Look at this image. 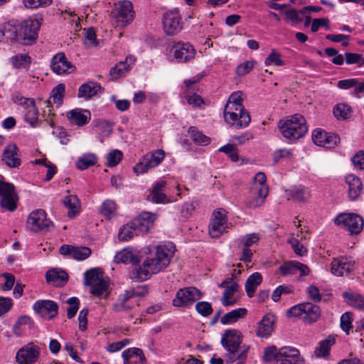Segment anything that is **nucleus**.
I'll use <instances>...</instances> for the list:
<instances>
[{
	"instance_id": "nucleus-2",
	"label": "nucleus",
	"mask_w": 364,
	"mask_h": 364,
	"mask_svg": "<svg viewBox=\"0 0 364 364\" xmlns=\"http://www.w3.org/2000/svg\"><path fill=\"white\" fill-rule=\"evenodd\" d=\"M242 336L237 329L226 330L221 338V345L228 352V362L233 363L237 360H246L249 348L245 347L237 354L242 343Z\"/></svg>"
},
{
	"instance_id": "nucleus-37",
	"label": "nucleus",
	"mask_w": 364,
	"mask_h": 364,
	"mask_svg": "<svg viewBox=\"0 0 364 364\" xmlns=\"http://www.w3.org/2000/svg\"><path fill=\"white\" fill-rule=\"evenodd\" d=\"M64 205L68 208V217L75 218L79 213L80 200L75 195H70L63 200Z\"/></svg>"
},
{
	"instance_id": "nucleus-15",
	"label": "nucleus",
	"mask_w": 364,
	"mask_h": 364,
	"mask_svg": "<svg viewBox=\"0 0 364 364\" xmlns=\"http://www.w3.org/2000/svg\"><path fill=\"white\" fill-rule=\"evenodd\" d=\"M227 217L225 211L220 209L213 213V218L209 225V234L211 237H220L226 228Z\"/></svg>"
},
{
	"instance_id": "nucleus-34",
	"label": "nucleus",
	"mask_w": 364,
	"mask_h": 364,
	"mask_svg": "<svg viewBox=\"0 0 364 364\" xmlns=\"http://www.w3.org/2000/svg\"><path fill=\"white\" fill-rule=\"evenodd\" d=\"M114 262L116 263L132 264L134 269L139 265V259L138 257L133 254L132 252L126 249L117 252L114 256Z\"/></svg>"
},
{
	"instance_id": "nucleus-49",
	"label": "nucleus",
	"mask_w": 364,
	"mask_h": 364,
	"mask_svg": "<svg viewBox=\"0 0 364 364\" xmlns=\"http://www.w3.org/2000/svg\"><path fill=\"white\" fill-rule=\"evenodd\" d=\"M351 112V108L346 104H338L333 108V114L337 119H348Z\"/></svg>"
},
{
	"instance_id": "nucleus-55",
	"label": "nucleus",
	"mask_w": 364,
	"mask_h": 364,
	"mask_svg": "<svg viewBox=\"0 0 364 364\" xmlns=\"http://www.w3.org/2000/svg\"><path fill=\"white\" fill-rule=\"evenodd\" d=\"M192 140L199 145H207L210 143V139L203 134L202 132L195 130L193 127H191Z\"/></svg>"
},
{
	"instance_id": "nucleus-50",
	"label": "nucleus",
	"mask_w": 364,
	"mask_h": 364,
	"mask_svg": "<svg viewBox=\"0 0 364 364\" xmlns=\"http://www.w3.org/2000/svg\"><path fill=\"white\" fill-rule=\"evenodd\" d=\"M136 230L132 227V223H129L120 228L118 234L119 240L121 241H127L134 237Z\"/></svg>"
},
{
	"instance_id": "nucleus-45",
	"label": "nucleus",
	"mask_w": 364,
	"mask_h": 364,
	"mask_svg": "<svg viewBox=\"0 0 364 364\" xmlns=\"http://www.w3.org/2000/svg\"><path fill=\"white\" fill-rule=\"evenodd\" d=\"M117 205L112 200H106L102 203L100 208V213L107 219L109 220L116 215Z\"/></svg>"
},
{
	"instance_id": "nucleus-3",
	"label": "nucleus",
	"mask_w": 364,
	"mask_h": 364,
	"mask_svg": "<svg viewBox=\"0 0 364 364\" xmlns=\"http://www.w3.org/2000/svg\"><path fill=\"white\" fill-rule=\"evenodd\" d=\"M278 127L284 138L293 141L302 138L308 131L306 119L299 114L288 117L285 120H280Z\"/></svg>"
},
{
	"instance_id": "nucleus-23",
	"label": "nucleus",
	"mask_w": 364,
	"mask_h": 364,
	"mask_svg": "<svg viewBox=\"0 0 364 364\" xmlns=\"http://www.w3.org/2000/svg\"><path fill=\"white\" fill-rule=\"evenodd\" d=\"M46 279L48 284L54 287H64L68 280V273L59 268H53L46 273Z\"/></svg>"
},
{
	"instance_id": "nucleus-16",
	"label": "nucleus",
	"mask_w": 364,
	"mask_h": 364,
	"mask_svg": "<svg viewBox=\"0 0 364 364\" xmlns=\"http://www.w3.org/2000/svg\"><path fill=\"white\" fill-rule=\"evenodd\" d=\"M279 364H304L305 360L299 350L291 346L280 348Z\"/></svg>"
},
{
	"instance_id": "nucleus-63",
	"label": "nucleus",
	"mask_w": 364,
	"mask_h": 364,
	"mask_svg": "<svg viewBox=\"0 0 364 364\" xmlns=\"http://www.w3.org/2000/svg\"><path fill=\"white\" fill-rule=\"evenodd\" d=\"M351 161L358 170H364V151H358L352 158Z\"/></svg>"
},
{
	"instance_id": "nucleus-20",
	"label": "nucleus",
	"mask_w": 364,
	"mask_h": 364,
	"mask_svg": "<svg viewBox=\"0 0 364 364\" xmlns=\"http://www.w3.org/2000/svg\"><path fill=\"white\" fill-rule=\"evenodd\" d=\"M288 200H292L295 203H305L311 197V191L309 188L300 186H292L285 191Z\"/></svg>"
},
{
	"instance_id": "nucleus-60",
	"label": "nucleus",
	"mask_w": 364,
	"mask_h": 364,
	"mask_svg": "<svg viewBox=\"0 0 364 364\" xmlns=\"http://www.w3.org/2000/svg\"><path fill=\"white\" fill-rule=\"evenodd\" d=\"M122 153L119 150H112L107 156V165L109 167L117 166L122 160Z\"/></svg>"
},
{
	"instance_id": "nucleus-42",
	"label": "nucleus",
	"mask_w": 364,
	"mask_h": 364,
	"mask_svg": "<svg viewBox=\"0 0 364 364\" xmlns=\"http://www.w3.org/2000/svg\"><path fill=\"white\" fill-rule=\"evenodd\" d=\"M239 285L236 282H232L225 288L222 297V304L223 306H232L236 303L235 300H230V299L237 291Z\"/></svg>"
},
{
	"instance_id": "nucleus-8",
	"label": "nucleus",
	"mask_w": 364,
	"mask_h": 364,
	"mask_svg": "<svg viewBox=\"0 0 364 364\" xmlns=\"http://www.w3.org/2000/svg\"><path fill=\"white\" fill-rule=\"evenodd\" d=\"M336 225H342L351 234H358L363 228L364 220L361 216L354 213H341L334 220Z\"/></svg>"
},
{
	"instance_id": "nucleus-51",
	"label": "nucleus",
	"mask_w": 364,
	"mask_h": 364,
	"mask_svg": "<svg viewBox=\"0 0 364 364\" xmlns=\"http://www.w3.org/2000/svg\"><path fill=\"white\" fill-rule=\"evenodd\" d=\"M238 149L237 144H228L219 149V151L226 154L233 162H237L239 160Z\"/></svg>"
},
{
	"instance_id": "nucleus-7",
	"label": "nucleus",
	"mask_w": 364,
	"mask_h": 364,
	"mask_svg": "<svg viewBox=\"0 0 364 364\" xmlns=\"http://www.w3.org/2000/svg\"><path fill=\"white\" fill-rule=\"evenodd\" d=\"M201 297L202 294L197 288L189 287L179 289L172 302L176 307H188Z\"/></svg>"
},
{
	"instance_id": "nucleus-32",
	"label": "nucleus",
	"mask_w": 364,
	"mask_h": 364,
	"mask_svg": "<svg viewBox=\"0 0 364 364\" xmlns=\"http://www.w3.org/2000/svg\"><path fill=\"white\" fill-rule=\"evenodd\" d=\"M274 318L271 315H265L258 323L256 335L264 338L270 336L273 331Z\"/></svg>"
},
{
	"instance_id": "nucleus-1",
	"label": "nucleus",
	"mask_w": 364,
	"mask_h": 364,
	"mask_svg": "<svg viewBox=\"0 0 364 364\" xmlns=\"http://www.w3.org/2000/svg\"><path fill=\"white\" fill-rule=\"evenodd\" d=\"M174 252L175 246L172 244L158 246L141 265L132 270L130 278L135 282H142L149 279L152 274L164 271L170 264Z\"/></svg>"
},
{
	"instance_id": "nucleus-33",
	"label": "nucleus",
	"mask_w": 364,
	"mask_h": 364,
	"mask_svg": "<svg viewBox=\"0 0 364 364\" xmlns=\"http://www.w3.org/2000/svg\"><path fill=\"white\" fill-rule=\"evenodd\" d=\"M303 320L308 323H313L318 321L321 316V310L318 306L310 302H306Z\"/></svg>"
},
{
	"instance_id": "nucleus-27",
	"label": "nucleus",
	"mask_w": 364,
	"mask_h": 364,
	"mask_svg": "<svg viewBox=\"0 0 364 364\" xmlns=\"http://www.w3.org/2000/svg\"><path fill=\"white\" fill-rule=\"evenodd\" d=\"M346 182L348 185V196L351 200H355L360 196L363 183L360 178L354 174H349L346 177Z\"/></svg>"
},
{
	"instance_id": "nucleus-31",
	"label": "nucleus",
	"mask_w": 364,
	"mask_h": 364,
	"mask_svg": "<svg viewBox=\"0 0 364 364\" xmlns=\"http://www.w3.org/2000/svg\"><path fill=\"white\" fill-rule=\"evenodd\" d=\"M102 90L103 88L98 82L89 81L80 86L78 90V97L91 98Z\"/></svg>"
},
{
	"instance_id": "nucleus-39",
	"label": "nucleus",
	"mask_w": 364,
	"mask_h": 364,
	"mask_svg": "<svg viewBox=\"0 0 364 364\" xmlns=\"http://www.w3.org/2000/svg\"><path fill=\"white\" fill-rule=\"evenodd\" d=\"M247 314V309L239 308L225 314L221 318L223 324H230L236 322L239 318L243 317Z\"/></svg>"
},
{
	"instance_id": "nucleus-58",
	"label": "nucleus",
	"mask_w": 364,
	"mask_h": 364,
	"mask_svg": "<svg viewBox=\"0 0 364 364\" xmlns=\"http://www.w3.org/2000/svg\"><path fill=\"white\" fill-rule=\"evenodd\" d=\"M26 8L37 9L38 7H47L52 3V0H22Z\"/></svg>"
},
{
	"instance_id": "nucleus-4",
	"label": "nucleus",
	"mask_w": 364,
	"mask_h": 364,
	"mask_svg": "<svg viewBox=\"0 0 364 364\" xmlns=\"http://www.w3.org/2000/svg\"><path fill=\"white\" fill-rule=\"evenodd\" d=\"M41 23L37 19H27L18 25V42L23 45L34 43L38 38Z\"/></svg>"
},
{
	"instance_id": "nucleus-25",
	"label": "nucleus",
	"mask_w": 364,
	"mask_h": 364,
	"mask_svg": "<svg viewBox=\"0 0 364 364\" xmlns=\"http://www.w3.org/2000/svg\"><path fill=\"white\" fill-rule=\"evenodd\" d=\"M166 182L160 181L157 182L153 187L148 200L155 203H168L170 200L165 193Z\"/></svg>"
},
{
	"instance_id": "nucleus-24",
	"label": "nucleus",
	"mask_w": 364,
	"mask_h": 364,
	"mask_svg": "<svg viewBox=\"0 0 364 364\" xmlns=\"http://www.w3.org/2000/svg\"><path fill=\"white\" fill-rule=\"evenodd\" d=\"M242 92H235L232 93L228 100V102L225 107V109H228L230 117H228L229 121H232V118L236 116V111H242V108H245L242 105Z\"/></svg>"
},
{
	"instance_id": "nucleus-38",
	"label": "nucleus",
	"mask_w": 364,
	"mask_h": 364,
	"mask_svg": "<svg viewBox=\"0 0 364 364\" xmlns=\"http://www.w3.org/2000/svg\"><path fill=\"white\" fill-rule=\"evenodd\" d=\"M14 68L28 69L31 64V58L27 54H17L10 58Z\"/></svg>"
},
{
	"instance_id": "nucleus-12",
	"label": "nucleus",
	"mask_w": 364,
	"mask_h": 364,
	"mask_svg": "<svg viewBox=\"0 0 364 364\" xmlns=\"http://www.w3.org/2000/svg\"><path fill=\"white\" fill-rule=\"evenodd\" d=\"M181 16L178 9H173L164 14L163 26L167 35L172 36L178 33L182 28Z\"/></svg>"
},
{
	"instance_id": "nucleus-44",
	"label": "nucleus",
	"mask_w": 364,
	"mask_h": 364,
	"mask_svg": "<svg viewBox=\"0 0 364 364\" xmlns=\"http://www.w3.org/2000/svg\"><path fill=\"white\" fill-rule=\"evenodd\" d=\"M97 161V159L95 154H87L78 159L76 162V166L80 170H85L94 166Z\"/></svg>"
},
{
	"instance_id": "nucleus-13",
	"label": "nucleus",
	"mask_w": 364,
	"mask_h": 364,
	"mask_svg": "<svg viewBox=\"0 0 364 364\" xmlns=\"http://www.w3.org/2000/svg\"><path fill=\"white\" fill-rule=\"evenodd\" d=\"M171 52L178 63H186L193 59L196 50L189 43L177 42L171 47Z\"/></svg>"
},
{
	"instance_id": "nucleus-10",
	"label": "nucleus",
	"mask_w": 364,
	"mask_h": 364,
	"mask_svg": "<svg viewBox=\"0 0 364 364\" xmlns=\"http://www.w3.org/2000/svg\"><path fill=\"white\" fill-rule=\"evenodd\" d=\"M15 102H18L24 109V119L32 127H36L38 124V109L36 105V102L32 98H26L23 97H17Z\"/></svg>"
},
{
	"instance_id": "nucleus-52",
	"label": "nucleus",
	"mask_w": 364,
	"mask_h": 364,
	"mask_svg": "<svg viewBox=\"0 0 364 364\" xmlns=\"http://www.w3.org/2000/svg\"><path fill=\"white\" fill-rule=\"evenodd\" d=\"M100 272L99 269L94 268L90 270L86 271L84 274L85 282L84 284L87 286H90L98 281H100Z\"/></svg>"
},
{
	"instance_id": "nucleus-59",
	"label": "nucleus",
	"mask_w": 364,
	"mask_h": 364,
	"mask_svg": "<svg viewBox=\"0 0 364 364\" xmlns=\"http://www.w3.org/2000/svg\"><path fill=\"white\" fill-rule=\"evenodd\" d=\"M90 287L91 293L97 296H102L106 291L107 288V283L103 279L90 285Z\"/></svg>"
},
{
	"instance_id": "nucleus-29",
	"label": "nucleus",
	"mask_w": 364,
	"mask_h": 364,
	"mask_svg": "<svg viewBox=\"0 0 364 364\" xmlns=\"http://www.w3.org/2000/svg\"><path fill=\"white\" fill-rule=\"evenodd\" d=\"M18 147L15 144L6 146L3 152L2 160L11 168H16L21 164V159L17 156Z\"/></svg>"
},
{
	"instance_id": "nucleus-47",
	"label": "nucleus",
	"mask_w": 364,
	"mask_h": 364,
	"mask_svg": "<svg viewBox=\"0 0 364 364\" xmlns=\"http://www.w3.org/2000/svg\"><path fill=\"white\" fill-rule=\"evenodd\" d=\"M257 189L258 198L255 200L249 201L247 205L250 208H255L261 205L264 200V198L268 195V187L267 186H261L259 188L255 187Z\"/></svg>"
},
{
	"instance_id": "nucleus-21",
	"label": "nucleus",
	"mask_w": 364,
	"mask_h": 364,
	"mask_svg": "<svg viewBox=\"0 0 364 364\" xmlns=\"http://www.w3.org/2000/svg\"><path fill=\"white\" fill-rule=\"evenodd\" d=\"M229 112L230 111L228 109H224L223 115L226 123L229 124L232 127H235L237 129L246 127L249 125L251 121V117L249 112L247 109L242 108L241 112L236 111V116L232 118V121H229L228 118V116L230 117Z\"/></svg>"
},
{
	"instance_id": "nucleus-5",
	"label": "nucleus",
	"mask_w": 364,
	"mask_h": 364,
	"mask_svg": "<svg viewBox=\"0 0 364 364\" xmlns=\"http://www.w3.org/2000/svg\"><path fill=\"white\" fill-rule=\"evenodd\" d=\"M27 227L33 232H48L54 228V224L47 218L46 213L43 209L32 211L27 218Z\"/></svg>"
},
{
	"instance_id": "nucleus-17",
	"label": "nucleus",
	"mask_w": 364,
	"mask_h": 364,
	"mask_svg": "<svg viewBox=\"0 0 364 364\" xmlns=\"http://www.w3.org/2000/svg\"><path fill=\"white\" fill-rule=\"evenodd\" d=\"M355 262L348 257L333 258L331 263V273L338 277L348 274L354 267Z\"/></svg>"
},
{
	"instance_id": "nucleus-18",
	"label": "nucleus",
	"mask_w": 364,
	"mask_h": 364,
	"mask_svg": "<svg viewBox=\"0 0 364 364\" xmlns=\"http://www.w3.org/2000/svg\"><path fill=\"white\" fill-rule=\"evenodd\" d=\"M51 70L58 75L70 73L74 71L75 67L67 60L64 53H58L53 56L50 64Z\"/></svg>"
},
{
	"instance_id": "nucleus-40",
	"label": "nucleus",
	"mask_w": 364,
	"mask_h": 364,
	"mask_svg": "<svg viewBox=\"0 0 364 364\" xmlns=\"http://www.w3.org/2000/svg\"><path fill=\"white\" fill-rule=\"evenodd\" d=\"M124 364H129V360L133 357H139V362L141 364L146 363V358L143 351L138 348H130L125 350L122 354Z\"/></svg>"
},
{
	"instance_id": "nucleus-35",
	"label": "nucleus",
	"mask_w": 364,
	"mask_h": 364,
	"mask_svg": "<svg viewBox=\"0 0 364 364\" xmlns=\"http://www.w3.org/2000/svg\"><path fill=\"white\" fill-rule=\"evenodd\" d=\"M262 276L259 272L251 274L245 282V291L248 297L254 296L257 287L262 283Z\"/></svg>"
},
{
	"instance_id": "nucleus-36",
	"label": "nucleus",
	"mask_w": 364,
	"mask_h": 364,
	"mask_svg": "<svg viewBox=\"0 0 364 364\" xmlns=\"http://www.w3.org/2000/svg\"><path fill=\"white\" fill-rule=\"evenodd\" d=\"M336 339L333 336H328L326 339L318 343V346L314 353L316 357H326L329 355L331 347L335 343Z\"/></svg>"
},
{
	"instance_id": "nucleus-11",
	"label": "nucleus",
	"mask_w": 364,
	"mask_h": 364,
	"mask_svg": "<svg viewBox=\"0 0 364 364\" xmlns=\"http://www.w3.org/2000/svg\"><path fill=\"white\" fill-rule=\"evenodd\" d=\"M39 356V347L29 343L17 351L16 360L18 364H33L38 360Z\"/></svg>"
},
{
	"instance_id": "nucleus-14",
	"label": "nucleus",
	"mask_w": 364,
	"mask_h": 364,
	"mask_svg": "<svg viewBox=\"0 0 364 364\" xmlns=\"http://www.w3.org/2000/svg\"><path fill=\"white\" fill-rule=\"evenodd\" d=\"M33 309L41 317L48 319L55 318L58 313V304L51 300H38L34 303Z\"/></svg>"
},
{
	"instance_id": "nucleus-46",
	"label": "nucleus",
	"mask_w": 364,
	"mask_h": 364,
	"mask_svg": "<svg viewBox=\"0 0 364 364\" xmlns=\"http://www.w3.org/2000/svg\"><path fill=\"white\" fill-rule=\"evenodd\" d=\"M280 348L278 349L275 346H270L264 348L263 360L265 363L276 361L279 364Z\"/></svg>"
},
{
	"instance_id": "nucleus-48",
	"label": "nucleus",
	"mask_w": 364,
	"mask_h": 364,
	"mask_svg": "<svg viewBox=\"0 0 364 364\" xmlns=\"http://www.w3.org/2000/svg\"><path fill=\"white\" fill-rule=\"evenodd\" d=\"M129 70V65H126L124 61H121L112 67L109 70V75L112 80H116L122 77L127 71Z\"/></svg>"
},
{
	"instance_id": "nucleus-41",
	"label": "nucleus",
	"mask_w": 364,
	"mask_h": 364,
	"mask_svg": "<svg viewBox=\"0 0 364 364\" xmlns=\"http://www.w3.org/2000/svg\"><path fill=\"white\" fill-rule=\"evenodd\" d=\"M343 296L347 303L355 309L364 311V297L360 294H352L347 291L343 292Z\"/></svg>"
},
{
	"instance_id": "nucleus-43",
	"label": "nucleus",
	"mask_w": 364,
	"mask_h": 364,
	"mask_svg": "<svg viewBox=\"0 0 364 364\" xmlns=\"http://www.w3.org/2000/svg\"><path fill=\"white\" fill-rule=\"evenodd\" d=\"M65 86L63 83L58 84L51 91L50 99L47 100L48 104L53 103L60 105L63 103V99L65 96Z\"/></svg>"
},
{
	"instance_id": "nucleus-28",
	"label": "nucleus",
	"mask_w": 364,
	"mask_h": 364,
	"mask_svg": "<svg viewBox=\"0 0 364 364\" xmlns=\"http://www.w3.org/2000/svg\"><path fill=\"white\" fill-rule=\"evenodd\" d=\"M18 41V26L11 22H6L0 26V41Z\"/></svg>"
},
{
	"instance_id": "nucleus-56",
	"label": "nucleus",
	"mask_w": 364,
	"mask_h": 364,
	"mask_svg": "<svg viewBox=\"0 0 364 364\" xmlns=\"http://www.w3.org/2000/svg\"><path fill=\"white\" fill-rule=\"evenodd\" d=\"M196 311L202 316L207 317L213 313L211 304L207 301H199L196 304Z\"/></svg>"
},
{
	"instance_id": "nucleus-57",
	"label": "nucleus",
	"mask_w": 364,
	"mask_h": 364,
	"mask_svg": "<svg viewBox=\"0 0 364 364\" xmlns=\"http://www.w3.org/2000/svg\"><path fill=\"white\" fill-rule=\"evenodd\" d=\"M134 308V304L120 299L119 301L112 305V310L116 313L129 312Z\"/></svg>"
},
{
	"instance_id": "nucleus-26",
	"label": "nucleus",
	"mask_w": 364,
	"mask_h": 364,
	"mask_svg": "<svg viewBox=\"0 0 364 364\" xmlns=\"http://www.w3.org/2000/svg\"><path fill=\"white\" fill-rule=\"evenodd\" d=\"M67 117L71 124L82 127L89 122L91 114L87 109L77 108L69 111Z\"/></svg>"
},
{
	"instance_id": "nucleus-62",
	"label": "nucleus",
	"mask_w": 364,
	"mask_h": 364,
	"mask_svg": "<svg viewBox=\"0 0 364 364\" xmlns=\"http://www.w3.org/2000/svg\"><path fill=\"white\" fill-rule=\"evenodd\" d=\"M264 63L266 65H269L271 63H274L276 65L280 66L284 64V62L281 59L280 54L274 49H273L272 50L268 57L265 59Z\"/></svg>"
},
{
	"instance_id": "nucleus-22",
	"label": "nucleus",
	"mask_w": 364,
	"mask_h": 364,
	"mask_svg": "<svg viewBox=\"0 0 364 364\" xmlns=\"http://www.w3.org/2000/svg\"><path fill=\"white\" fill-rule=\"evenodd\" d=\"M279 271L283 276L293 275L299 272L301 277L308 275L310 272L307 265L296 261L284 262L279 267Z\"/></svg>"
},
{
	"instance_id": "nucleus-6",
	"label": "nucleus",
	"mask_w": 364,
	"mask_h": 364,
	"mask_svg": "<svg viewBox=\"0 0 364 364\" xmlns=\"http://www.w3.org/2000/svg\"><path fill=\"white\" fill-rule=\"evenodd\" d=\"M165 152L163 149L144 155L141 160L137 163L133 170L136 174L146 173L150 168L159 166L164 159Z\"/></svg>"
},
{
	"instance_id": "nucleus-19",
	"label": "nucleus",
	"mask_w": 364,
	"mask_h": 364,
	"mask_svg": "<svg viewBox=\"0 0 364 364\" xmlns=\"http://www.w3.org/2000/svg\"><path fill=\"white\" fill-rule=\"evenodd\" d=\"M156 215L149 212L141 213L131 221L132 227L136 231L140 232H147L153 226Z\"/></svg>"
},
{
	"instance_id": "nucleus-30",
	"label": "nucleus",
	"mask_w": 364,
	"mask_h": 364,
	"mask_svg": "<svg viewBox=\"0 0 364 364\" xmlns=\"http://www.w3.org/2000/svg\"><path fill=\"white\" fill-rule=\"evenodd\" d=\"M134 11L133 5L129 1H123L120 2L118 8L116 18L117 21L129 23L133 20Z\"/></svg>"
},
{
	"instance_id": "nucleus-61",
	"label": "nucleus",
	"mask_w": 364,
	"mask_h": 364,
	"mask_svg": "<svg viewBox=\"0 0 364 364\" xmlns=\"http://www.w3.org/2000/svg\"><path fill=\"white\" fill-rule=\"evenodd\" d=\"M326 132L320 129H315L312 134V140L315 144L323 146L325 144V139H326Z\"/></svg>"
},
{
	"instance_id": "nucleus-64",
	"label": "nucleus",
	"mask_w": 364,
	"mask_h": 364,
	"mask_svg": "<svg viewBox=\"0 0 364 364\" xmlns=\"http://www.w3.org/2000/svg\"><path fill=\"white\" fill-rule=\"evenodd\" d=\"M259 235L257 233H250L244 236L241 239V242L246 248L252 246L253 244L257 243L259 240Z\"/></svg>"
},
{
	"instance_id": "nucleus-9",
	"label": "nucleus",
	"mask_w": 364,
	"mask_h": 364,
	"mask_svg": "<svg viewBox=\"0 0 364 364\" xmlns=\"http://www.w3.org/2000/svg\"><path fill=\"white\" fill-rule=\"evenodd\" d=\"M1 205L10 211L16 208V193L15 186L10 183L0 181Z\"/></svg>"
},
{
	"instance_id": "nucleus-54",
	"label": "nucleus",
	"mask_w": 364,
	"mask_h": 364,
	"mask_svg": "<svg viewBox=\"0 0 364 364\" xmlns=\"http://www.w3.org/2000/svg\"><path fill=\"white\" fill-rule=\"evenodd\" d=\"M66 302L69 304V307L67 309V317L71 319L75 316L79 309L80 300L77 297H71Z\"/></svg>"
},
{
	"instance_id": "nucleus-53",
	"label": "nucleus",
	"mask_w": 364,
	"mask_h": 364,
	"mask_svg": "<svg viewBox=\"0 0 364 364\" xmlns=\"http://www.w3.org/2000/svg\"><path fill=\"white\" fill-rule=\"evenodd\" d=\"M91 250L87 247H74L72 257L77 260H84L91 255Z\"/></svg>"
}]
</instances>
